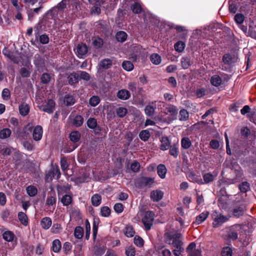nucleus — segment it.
I'll list each match as a JSON object with an SVG mask.
<instances>
[{
  "instance_id": "obj_1",
  "label": "nucleus",
  "mask_w": 256,
  "mask_h": 256,
  "mask_svg": "<svg viewBox=\"0 0 256 256\" xmlns=\"http://www.w3.org/2000/svg\"><path fill=\"white\" fill-rule=\"evenodd\" d=\"M227 234L224 238L228 240H235L238 238V234L242 230V226L240 224H234L231 226L226 228Z\"/></svg>"
},
{
  "instance_id": "obj_2",
  "label": "nucleus",
  "mask_w": 256,
  "mask_h": 256,
  "mask_svg": "<svg viewBox=\"0 0 256 256\" xmlns=\"http://www.w3.org/2000/svg\"><path fill=\"white\" fill-rule=\"evenodd\" d=\"M211 216L212 220V226L215 228H218L222 226L224 222H226L230 218L229 216H225L222 213L217 211H214Z\"/></svg>"
},
{
  "instance_id": "obj_3",
  "label": "nucleus",
  "mask_w": 256,
  "mask_h": 256,
  "mask_svg": "<svg viewBox=\"0 0 256 256\" xmlns=\"http://www.w3.org/2000/svg\"><path fill=\"white\" fill-rule=\"evenodd\" d=\"M182 235L177 233L170 235L166 238V242L173 246L176 248H182V242L181 240Z\"/></svg>"
},
{
  "instance_id": "obj_4",
  "label": "nucleus",
  "mask_w": 256,
  "mask_h": 256,
  "mask_svg": "<svg viewBox=\"0 0 256 256\" xmlns=\"http://www.w3.org/2000/svg\"><path fill=\"white\" fill-rule=\"evenodd\" d=\"M166 114H169V116L167 118H163V120L166 122L170 124L172 120L176 118L178 109L176 106L173 105H168L166 108Z\"/></svg>"
},
{
  "instance_id": "obj_5",
  "label": "nucleus",
  "mask_w": 256,
  "mask_h": 256,
  "mask_svg": "<svg viewBox=\"0 0 256 256\" xmlns=\"http://www.w3.org/2000/svg\"><path fill=\"white\" fill-rule=\"evenodd\" d=\"M154 213L150 211H148L144 213V216L142 219V222L147 230H150L151 228L154 219Z\"/></svg>"
},
{
  "instance_id": "obj_6",
  "label": "nucleus",
  "mask_w": 256,
  "mask_h": 256,
  "mask_svg": "<svg viewBox=\"0 0 256 256\" xmlns=\"http://www.w3.org/2000/svg\"><path fill=\"white\" fill-rule=\"evenodd\" d=\"M186 252L188 256H202L200 248H196V244L194 242H191L187 247Z\"/></svg>"
},
{
  "instance_id": "obj_7",
  "label": "nucleus",
  "mask_w": 256,
  "mask_h": 256,
  "mask_svg": "<svg viewBox=\"0 0 256 256\" xmlns=\"http://www.w3.org/2000/svg\"><path fill=\"white\" fill-rule=\"evenodd\" d=\"M74 50L78 58H83L86 56L88 52V48L86 44H80L77 46Z\"/></svg>"
},
{
  "instance_id": "obj_8",
  "label": "nucleus",
  "mask_w": 256,
  "mask_h": 256,
  "mask_svg": "<svg viewBox=\"0 0 256 256\" xmlns=\"http://www.w3.org/2000/svg\"><path fill=\"white\" fill-rule=\"evenodd\" d=\"M42 134L43 130L40 126L38 125L34 127L32 132V138L34 140H40L42 138Z\"/></svg>"
},
{
  "instance_id": "obj_9",
  "label": "nucleus",
  "mask_w": 256,
  "mask_h": 256,
  "mask_svg": "<svg viewBox=\"0 0 256 256\" xmlns=\"http://www.w3.org/2000/svg\"><path fill=\"white\" fill-rule=\"evenodd\" d=\"M54 106L55 103L54 101L52 100H48L46 104L42 105L40 106L39 108L42 111L50 114L53 112Z\"/></svg>"
},
{
  "instance_id": "obj_10",
  "label": "nucleus",
  "mask_w": 256,
  "mask_h": 256,
  "mask_svg": "<svg viewBox=\"0 0 256 256\" xmlns=\"http://www.w3.org/2000/svg\"><path fill=\"white\" fill-rule=\"evenodd\" d=\"M218 174V172L214 171L212 173L207 172L202 175L204 184H208L214 181Z\"/></svg>"
},
{
  "instance_id": "obj_11",
  "label": "nucleus",
  "mask_w": 256,
  "mask_h": 256,
  "mask_svg": "<svg viewBox=\"0 0 256 256\" xmlns=\"http://www.w3.org/2000/svg\"><path fill=\"white\" fill-rule=\"evenodd\" d=\"M2 238L8 242H12L16 240V237L13 232L10 230L4 231L2 234Z\"/></svg>"
},
{
  "instance_id": "obj_12",
  "label": "nucleus",
  "mask_w": 256,
  "mask_h": 256,
  "mask_svg": "<svg viewBox=\"0 0 256 256\" xmlns=\"http://www.w3.org/2000/svg\"><path fill=\"white\" fill-rule=\"evenodd\" d=\"M164 193L160 190H155L151 192L150 198L154 202H158L162 199Z\"/></svg>"
},
{
  "instance_id": "obj_13",
  "label": "nucleus",
  "mask_w": 256,
  "mask_h": 256,
  "mask_svg": "<svg viewBox=\"0 0 256 256\" xmlns=\"http://www.w3.org/2000/svg\"><path fill=\"white\" fill-rule=\"evenodd\" d=\"M141 186L150 187L154 182V180L151 178L142 177L140 179Z\"/></svg>"
},
{
  "instance_id": "obj_14",
  "label": "nucleus",
  "mask_w": 256,
  "mask_h": 256,
  "mask_svg": "<svg viewBox=\"0 0 256 256\" xmlns=\"http://www.w3.org/2000/svg\"><path fill=\"white\" fill-rule=\"evenodd\" d=\"M52 220L49 217H44L40 221V226L44 230L48 229L52 226Z\"/></svg>"
},
{
  "instance_id": "obj_15",
  "label": "nucleus",
  "mask_w": 256,
  "mask_h": 256,
  "mask_svg": "<svg viewBox=\"0 0 256 256\" xmlns=\"http://www.w3.org/2000/svg\"><path fill=\"white\" fill-rule=\"evenodd\" d=\"M130 94L128 90L122 89L120 90L117 93L118 98L123 100H126L129 98Z\"/></svg>"
},
{
  "instance_id": "obj_16",
  "label": "nucleus",
  "mask_w": 256,
  "mask_h": 256,
  "mask_svg": "<svg viewBox=\"0 0 256 256\" xmlns=\"http://www.w3.org/2000/svg\"><path fill=\"white\" fill-rule=\"evenodd\" d=\"M246 210V206L244 204H241L238 207L236 208L233 212V214L235 216L239 217L242 216Z\"/></svg>"
},
{
  "instance_id": "obj_17",
  "label": "nucleus",
  "mask_w": 256,
  "mask_h": 256,
  "mask_svg": "<svg viewBox=\"0 0 256 256\" xmlns=\"http://www.w3.org/2000/svg\"><path fill=\"white\" fill-rule=\"evenodd\" d=\"M209 215V212L204 211L196 216L195 223L199 224L204 221Z\"/></svg>"
},
{
  "instance_id": "obj_18",
  "label": "nucleus",
  "mask_w": 256,
  "mask_h": 256,
  "mask_svg": "<svg viewBox=\"0 0 256 256\" xmlns=\"http://www.w3.org/2000/svg\"><path fill=\"white\" fill-rule=\"evenodd\" d=\"M158 174L159 176L162 178H164L166 177V174L167 172L166 167L164 164H159L157 168Z\"/></svg>"
},
{
  "instance_id": "obj_19",
  "label": "nucleus",
  "mask_w": 256,
  "mask_h": 256,
  "mask_svg": "<svg viewBox=\"0 0 256 256\" xmlns=\"http://www.w3.org/2000/svg\"><path fill=\"white\" fill-rule=\"evenodd\" d=\"M222 82V78L218 75H214L211 77L210 83L214 86H220Z\"/></svg>"
},
{
  "instance_id": "obj_20",
  "label": "nucleus",
  "mask_w": 256,
  "mask_h": 256,
  "mask_svg": "<svg viewBox=\"0 0 256 256\" xmlns=\"http://www.w3.org/2000/svg\"><path fill=\"white\" fill-rule=\"evenodd\" d=\"M30 111V108L28 104L24 103L19 106V112L22 116H25L28 114Z\"/></svg>"
},
{
  "instance_id": "obj_21",
  "label": "nucleus",
  "mask_w": 256,
  "mask_h": 256,
  "mask_svg": "<svg viewBox=\"0 0 256 256\" xmlns=\"http://www.w3.org/2000/svg\"><path fill=\"white\" fill-rule=\"evenodd\" d=\"M18 216L20 222L22 225L26 226L28 224V218L25 213L19 212Z\"/></svg>"
},
{
  "instance_id": "obj_22",
  "label": "nucleus",
  "mask_w": 256,
  "mask_h": 256,
  "mask_svg": "<svg viewBox=\"0 0 256 256\" xmlns=\"http://www.w3.org/2000/svg\"><path fill=\"white\" fill-rule=\"evenodd\" d=\"M188 178L190 180L194 182H197L200 184H203L204 182L201 178L199 176L196 175L194 173H190L188 174Z\"/></svg>"
},
{
  "instance_id": "obj_23",
  "label": "nucleus",
  "mask_w": 256,
  "mask_h": 256,
  "mask_svg": "<svg viewBox=\"0 0 256 256\" xmlns=\"http://www.w3.org/2000/svg\"><path fill=\"white\" fill-rule=\"evenodd\" d=\"M170 142L166 137H164L161 140L160 149L162 150H166L170 148Z\"/></svg>"
},
{
  "instance_id": "obj_24",
  "label": "nucleus",
  "mask_w": 256,
  "mask_h": 256,
  "mask_svg": "<svg viewBox=\"0 0 256 256\" xmlns=\"http://www.w3.org/2000/svg\"><path fill=\"white\" fill-rule=\"evenodd\" d=\"M112 65V61L110 59H104L100 61L99 66L102 68L108 69Z\"/></svg>"
},
{
  "instance_id": "obj_25",
  "label": "nucleus",
  "mask_w": 256,
  "mask_h": 256,
  "mask_svg": "<svg viewBox=\"0 0 256 256\" xmlns=\"http://www.w3.org/2000/svg\"><path fill=\"white\" fill-rule=\"evenodd\" d=\"M79 74L78 73H72L70 74L68 78L70 84H73L78 82Z\"/></svg>"
},
{
  "instance_id": "obj_26",
  "label": "nucleus",
  "mask_w": 256,
  "mask_h": 256,
  "mask_svg": "<svg viewBox=\"0 0 256 256\" xmlns=\"http://www.w3.org/2000/svg\"><path fill=\"white\" fill-rule=\"evenodd\" d=\"M80 134L78 131L72 132L70 134V138L74 142H78L80 138Z\"/></svg>"
},
{
  "instance_id": "obj_27",
  "label": "nucleus",
  "mask_w": 256,
  "mask_h": 256,
  "mask_svg": "<svg viewBox=\"0 0 256 256\" xmlns=\"http://www.w3.org/2000/svg\"><path fill=\"white\" fill-rule=\"evenodd\" d=\"M11 134L12 131L10 128H3L0 131V138L2 139L6 138L10 136Z\"/></svg>"
},
{
  "instance_id": "obj_28",
  "label": "nucleus",
  "mask_w": 256,
  "mask_h": 256,
  "mask_svg": "<svg viewBox=\"0 0 256 256\" xmlns=\"http://www.w3.org/2000/svg\"><path fill=\"white\" fill-rule=\"evenodd\" d=\"M26 191L30 196H34L38 193L36 188L34 186H28L26 188Z\"/></svg>"
},
{
  "instance_id": "obj_29",
  "label": "nucleus",
  "mask_w": 256,
  "mask_h": 256,
  "mask_svg": "<svg viewBox=\"0 0 256 256\" xmlns=\"http://www.w3.org/2000/svg\"><path fill=\"white\" fill-rule=\"evenodd\" d=\"M116 38L118 42H122L126 40L127 34L123 31H120L116 33Z\"/></svg>"
},
{
  "instance_id": "obj_30",
  "label": "nucleus",
  "mask_w": 256,
  "mask_h": 256,
  "mask_svg": "<svg viewBox=\"0 0 256 256\" xmlns=\"http://www.w3.org/2000/svg\"><path fill=\"white\" fill-rule=\"evenodd\" d=\"M150 61L156 65L159 64L161 62V57L157 54H153L150 57Z\"/></svg>"
},
{
  "instance_id": "obj_31",
  "label": "nucleus",
  "mask_w": 256,
  "mask_h": 256,
  "mask_svg": "<svg viewBox=\"0 0 256 256\" xmlns=\"http://www.w3.org/2000/svg\"><path fill=\"white\" fill-rule=\"evenodd\" d=\"M101 196L98 194H94L91 198L92 204L94 206H97L100 204Z\"/></svg>"
},
{
  "instance_id": "obj_32",
  "label": "nucleus",
  "mask_w": 256,
  "mask_h": 256,
  "mask_svg": "<svg viewBox=\"0 0 256 256\" xmlns=\"http://www.w3.org/2000/svg\"><path fill=\"white\" fill-rule=\"evenodd\" d=\"M74 236L78 239H80L84 236V228L81 226H76L74 232Z\"/></svg>"
},
{
  "instance_id": "obj_33",
  "label": "nucleus",
  "mask_w": 256,
  "mask_h": 256,
  "mask_svg": "<svg viewBox=\"0 0 256 256\" xmlns=\"http://www.w3.org/2000/svg\"><path fill=\"white\" fill-rule=\"evenodd\" d=\"M62 248L61 242L58 240H55L52 242V248L54 252H58Z\"/></svg>"
},
{
  "instance_id": "obj_34",
  "label": "nucleus",
  "mask_w": 256,
  "mask_h": 256,
  "mask_svg": "<svg viewBox=\"0 0 256 256\" xmlns=\"http://www.w3.org/2000/svg\"><path fill=\"white\" fill-rule=\"evenodd\" d=\"M64 102L67 106H69L74 104L76 100L72 96L67 95L64 96Z\"/></svg>"
},
{
  "instance_id": "obj_35",
  "label": "nucleus",
  "mask_w": 256,
  "mask_h": 256,
  "mask_svg": "<svg viewBox=\"0 0 256 256\" xmlns=\"http://www.w3.org/2000/svg\"><path fill=\"white\" fill-rule=\"evenodd\" d=\"M72 198L68 194H65L61 199V202L64 206H66L70 205L72 203Z\"/></svg>"
},
{
  "instance_id": "obj_36",
  "label": "nucleus",
  "mask_w": 256,
  "mask_h": 256,
  "mask_svg": "<svg viewBox=\"0 0 256 256\" xmlns=\"http://www.w3.org/2000/svg\"><path fill=\"white\" fill-rule=\"evenodd\" d=\"M181 144L182 146L185 149L188 148L192 144L190 140L187 137H184L182 138Z\"/></svg>"
},
{
  "instance_id": "obj_37",
  "label": "nucleus",
  "mask_w": 256,
  "mask_h": 256,
  "mask_svg": "<svg viewBox=\"0 0 256 256\" xmlns=\"http://www.w3.org/2000/svg\"><path fill=\"white\" fill-rule=\"evenodd\" d=\"M50 170L54 178H56V179L60 178L61 174L58 166H53Z\"/></svg>"
},
{
  "instance_id": "obj_38",
  "label": "nucleus",
  "mask_w": 256,
  "mask_h": 256,
  "mask_svg": "<svg viewBox=\"0 0 256 256\" xmlns=\"http://www.w3.org/2000/svg\"><path fill=\"white\" fill-rule=\"evenodd\" d=\"M184 47L185 44L182 41L178 42L174 45L175 50L178 52H182L184 50Z\"/></svg>"
},
{
  "instance_id": "obj_39",
  "label": "nucleus",
  "mask_w": 256,
  "mask_h": 256,
  "mask_svg": "<svg viewBox=\"0 0 256 256\" xmlns=\"http://www.w3.org/2000/svg\"><path fill=\"white\" fill-rule=\"evenodd\" d=\"M134 231L132 226H126L124 230V234L127 237H132L134 234Z\"/></svg>"
},
{
  "instance_id": "obj_40",
  "label": "nucleus",
  "mask_w": 256,
  "mask_h": 256,
  "mask_svg": "<svg viewBox=\"0 0 256 256\" xmlns=\"http://www.w3.org/2000/svg\"><path fill=\"white\" fill-rule=\"evenodd\" d=\"M150 133L148 130H143L139 134L140 138L144 140H147L150 137Z\"/></svg>"
},
{
  "instance_id": "obj_41",
  "label": "nucleus",
  "mask_w": 256,
  "mask_h": 256,
  "mask_svg": "<svg viewBox=\"0 0 256 256\" xmlns=\"http://www.w3.org/2000/svg\"><path fill=\"white\" fill-rule=\"evenodd\" d=\"M84 122V118L81 116H76L73 120V124L78 127L80 126Z\"/></svg>"
},
{
  "instance_id": "obj_42",
  "label": "nucleus",
  "mask_w": 256,
  "mask_h": 256,
  "mask_svg": "<svg viewBox=\"0 0 256 256\" xmlns=\"http://www.w3.org/2000/svg\"><path fill=\"white\" fill-rule=\"evenodd\" d=\"M56 203V196L54 194L52 196L51 195L48 197L46 200V204L48 206H52L54 204H55Z\"/></svg>"
},
{
  "instance_id": "obj_43",
  "label": "nucleus",
  "mask_w": 256,
  "mask_h": 256,
  "mask_svg": "<svg viewBox=\"0 0 256 256\" xmlns=\"http://www.w3.org/2000/svg\"><path fill=\"white\" fill-rule=\"evenodd\" d=\"M125 254L126 256H135L136 250L132 246H128L125 248Z\"/></svg>"
},
{
  "instance_id": "obj_44",
  "label": "nucleus",
  "mask_w": 256,
  "mask_h": 256,
  "mask_svg": "<svg viewBox=\"0 0 256 256\" xmlns=\"http://www.w3.org/2000/svg\"><path fill=\"white\" fill-rule=\"evenodd\" d=\"M122 66L124 70L127 71H131L134 68L133 64L130 61H124L122 62Z\"/></svg>"
},
{
  "instance_id": "obj_45",
  "label": "nucleus",
  "mask_w": 256,
  "mask_h": 256,
  "mask_svg": "<svg viewBox=\"0 0 256 256\" xmlns=\"http://www.w3.org/2000/svg\"><path fill=\"white\" fill-rule=\"evenodd\" d=\"M239 188L242 192H246L250 189V184L246 182H243L240 184Z\"/></svg>"
},
{
  "instance_id": "obj_46",
  "label": "nucleus",
  "mask_w": 256,
  "mask_h": 256,
  "mask_svg": "<svg viewBox=\"0 0 256 256\" xmlns=\"http://www.w3.org/2000/svg\"><path fill=\"white\" fill-rule=\"evenodd\" d=\"M188 112L184 109L182 110L180 112V120L185 121L188 118Z\"/></svg>"
},
{
  "instance_id": "obj_47",
  "label": "nucleus",
  "mask_w": 256,
  "mask_h": 256,
  "mask_svg": "<svg viewBox=\"0 0 256 256\" xmlns=\"http://www.w3.org/2000/svg\"><path fill=\"white\" fill-rule=\"evenodd\" d=\"M232 250L230 247L225 246L222 250V256H232Z\"/></svg>"
},
{
  "instance_id": "obj_48",
  "label": "nucleus",
  "mask_w": 256,
  "mask_h": 256,
  "mask_svg": "<svg viewBox=\"0 0 256 256\" xmlns=\"http://www.w3.org/2000/svg\"><path fill=\"white\" fill-rule=\"evenodd\" d=\"M100 102V99L98 96H92L89 100V104L92 106H96Z\"/></svg>"
},
{
  "instance_id": "obj_49",
  "label": "nucleus",
  "mask_w": 256,
  "mask_h": 256,
  "mask_svg": "<svg viewBox=\"0 0 256 256\" xmlns=\"http://www.w3.org/2000/svg\"><path fill=\"white\" fill-rule=\"evenodd\" d=\"M62 230L60 224H54L50 229V230L53 234H58Z\"/></svg>"
},
{
  "instance_id": "obj_50",
  "label": "nucleus",
  "mask_w": 256,
  "mask_h": 256,
  "mask_svg": "<svg viewBox=\"0 0 256 256\" xmlns=\"http://www.w3.org/2000/svg\"><path fill=\"white\" fill-rule=\"evenodd\" d=\"M88 126L92 129H94L97 126V122L96 119L94 118H90L87 122Z\"/></svg>"
},
{
  "instance_id": "obj_51",
  "label": "nucleus",
  "mask_w": 256,
  "mask_h": 256,
  "mask_svg": "<svg viewBox=\"0 0 256 256\" xmlns=\"http://www.w3.org/2000/svg\"><path fill=\"white\" fill-rule=\"evenodd\" d=\"M132 11L136 14H139L142 12L141 6L138 2L134 3L131 6Z\"/></svg>"
},
{
  "instance_id": "obj_52",
  "label": "nucleus",
  "mask_w": 256,
  "mask_h": 256,
  "mask_svg": "<svg viewBox=\"0 0 256 256\" xmlns=\"http://www.w3.org/2000/svg\"><path fill=\"white\" fill-rule=\"evenodd\" d=\"M74 0H62L60 2L58 6V8L60 10H62L66 7V4H68L72 2Z\"/></svg>"
},
{
  "instance_id": "obj_53",
  "label": "nucleus",
  "mask_w": 256,
  "mask_h": 256,
  "mask_svg": "<svg viewBox=\"0 0 256 256\" xmlns=\"http://www.w3.org/2000/svg\"><path fill=\"white\" fill-rule=\"evenodd\" d=\"M60 166L62 170L64 173H66V170L68 168V164L65 158H62L60 160Z\"/></svg>"
},
{
  "instance_id": "obj_54",
  "label": "nucleus",
  "mask_w": 256,
  "mask_h": 256,
  "mask_svg": "<svg viewBox=\"0 0 256 256\" xmlns=\"http://www.w3.org/2000/svg\"><path fill=\"white\" fill-rule=\"evenodd\" d=\"M181 64L184 69L188 68L190 64V59L187 58H182L181 59Z\"/></svg>"
},
{
  "instance_id": "obj_55",
  "label": "nucleus",
  "mask_w": 256,
  "mask_h": 256,
  "mask_svg": "<svg viewBox=\"0 0 256 256\" xmlns=\"http://www.w3.org/2000/svg\"><path fill=\"white\" fill-rule=\"evenodd\" d=\"M110 210L108 206H103L100 210V214L104 217L108 216L110 214Z\"/></svg>"
},
{
  "instance_id": "obj_56",
  "label": "nucleus",
  "mask_w": 256,
  "mask_h": 256,
  "mask_svg": "<svg viewBox=\"0 0 256 256\" xmlns=\"http://www.w3.org/2000/svg\"><path fill=\"white\" fill-rule=\"evenodd\" d=\"M78 74H79V78L80 79H82L85 80H88L90 78L89 74L86 72L79 71L78 72Z\"/></svg>"
},
{
  "instance_id": "obj_57",
  "label": "nucleus",
  "mask_w": 256,
  "mask_h": 256,
  "mask_svg": "<svg viewBox=\"0 0 256 256\" xmlns=\"http://www.w3.org/2000/svg\"><path fill=\"white\" fill-rule=\"evenodd\" d=\"M244 20V16L242 14H237L234 16V20L238 24H242Z\"/></svg>"
},
{
  "instance_id": "obj_58",
  "label": "nucleus",
  "mask_w": 256,
  "mask_h": 256,
  "mask_svg": "<svg viewBox=\"0 0 256 256\" xmlns=\"http://www.w3.org/2000/svg\"><path fill=\"white\" fill-rule=\"evenodd\" d=\"M170 153L174 157H176L178 154V150L176 145H174L170 148Z\"/></svg>"
},
{
  "instance_id": "obj_59",
  "label": "nucleus",
  "mask_w": 256,
  "mask_h": 256,
  "mask_svg": "<svg viewBox=\"0 0 256 256\" xmlns=\"http://www.w3.org/2000/svg\"><path fill=\"white\" fill-rule=\"evenodd\" d=\"M134 242L138 247H142L144 245V240L139 236H136L134 238Z\"/></svg>"
},
{
  "instance_id": "obj_60",
  "label": "nucleus",
  "mask_w": 256,
  "mask_h": 256,
  "mask_svg": "<svg viewBox=\"0 0 256 256\" xmlns=\"http://www.w3.org/2000/svg\"><path fill=\"white\" fill-rule=\"evenodd\" d=\"M146 114L148 116H152L154 112V106L148 105L146 106L144 109Z\"/></svg>"
},
{
  "instance_id": "obj_61",
  "label": "nucleus",
  "mask_w": 256,
  "mask_h": 256,
  "mask_svg": "<svg viewBox=\"0 0 256 256\" xmlns=\"http://www.w3.org/2000/svg\"><path fill=\"white\" fill-rule=\"evenodd\" d=\"M93 45L96 48H100L103 44V40L100 38H96L92 42Z\"/></svg>"
},
{
  "instance_id": "obj_62",
  "label": "nucleus",
  "mask_w": 256,
  "mask_h": 256,
  "mask_svg": "<svg viewBox=\"0 0 256 256\" xmlns=\"http://www.w3.org/2000/svg\"><path fill=\"white\" fill-rule=\"evenodd\" d=\"M51 76L50 74L44 73L41 77V80L43 84H48L50 80Z\"/></svg>"
},
{
  "instance_id": "obj_63",
  "label": "nucleus",
  "mask_w": 256,
  "mask_h": 256,
  "mask_svg": "<svg viewBox=\"0 0 256 256\" xmlns=\"http://www.w3.org/2000/svg\"><path fill=\"white\" fill-rule=\"evenodd\" d=\"M127 112V110L124 108H119L116 110V114L120 117H124Z\"/></svg>"
},
{
  "instance_id": "obj_64",
  "label": "nucleus",
  "mask_w": 256,
  "mask_h": 256,
  "mask_svg": "<svg viewBox=\"0 0 256 256\" xmlns=\"http://www.w3.org/2000/svg\"><path fill=\"white\" fill-rule=\"evenodd\" d=\"M130 168L134 172H138L140 168V164L137 162H134L131 164Z\"/></svg>"
}]
</instances>
